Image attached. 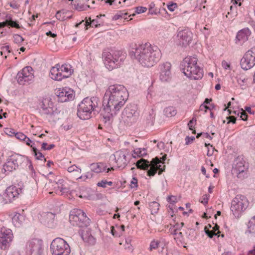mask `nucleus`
<instances>
[{"label": "nucleus", "mask_w": 255, "mask_h": 255, "mask_svg": "<svg viewBox=\"0 0 255 255\" xmlns=\"http://www.w3.org/2000/svg\"><path fill=\"white\" fill-rule=\"evenodd\" d=\"M128 96L127 90L123 85H111L104 95L103 106L106 111H118L125 104Z\"/></svg>", "instance_id": "f257e3e1"}, {"label": "nucleus", "mask_w": 255, "mask_h": 255, "mask_svg": "<svg viewBox=\"0 0 255 255\" xmlns=\"http://www.w3.org/2000/svg\"><path fill=\"white\" fill-rule=\"evenodd\" d=\"M135 58L143 66L150 67L160 59L161 54L157 47H153L149 43L136 45L134 51L131 52Z\"/></svg>", "instance_id": "f03ea898"}, {"label": "nucleus", "mask_w": 255, "mask_h": 255, "mask_svg": "<svg viewBox=\"0 0 255 255\" xmlns=\"http://www.w3.org/2000/svg\"><path fill=\"white\" fill-rule=\"evenodd\" d=\"M196 56L185 57L181 64L182 72L188 78L192 80H199L203 77V69L198 64Z\"/></svg>", "instance_id": "7ed1b4c3"}, {"label": "nucleus", "mask_w": 255, "mask_h": 255, "mask_svg": "<svg viewBox=\"0 0 255 255\" xmlns=\"http://www.w3.org/2000/svg\"><path fill=\"white\" fill-rule=\"evenodd\" d=\"M125 57L121 51L112 49H105L102 53L104 63L109 70L118 67L122 64Z\"/></svg>", "instance_id": "20e7f679"}, {"label": "nucleus", "mask_w": 255, "mask_h": 255, "mask_svg": "<svg viewBox=\"0 0 255 255\" xmlns=\"http://www.w3.org/2000/svg\"><path fill=\"white\" fill-rule=\"evenodd\" d=\"M99 105V99L96 97L85 98L79 105L77 116L83 120L90 119L91 113Z\"/></svg>", "instance_id": "39448f33"}, {"label": "nucleus", "mask_w": 255, "mask_h": 255, "mask_svg": "<svg viewBox=\"0 0 255 255\" xmlns=\"http://www.w3.org/2000/svg\"><path fill=\"white\" fill-rule=\"evenodd\" d=\"M69 222L73 226L86 228L89 226L90 220L83 210L75 209L70 213Z\"/></svg>", "instance_id": "423d86ee"}, {"label": "nucleus", "mask_w": 255, "mask_h": 255, "mask_svg": "<svg viewBox=\"0 0 255 255\" xmlns=\"http://www.w3.org/2000/svg\"><path fill=\"white\" fill-rule=\"evenodd\" d=\"M73 70L69 64H63L60 65L57 64L56 66L53 67L50 71V76L51 79L60 81L63 78L69 77L73 72Z\"/></svg>", "instance_id": "0eeeda50"}, {"label": "nucleus", "mask_w": 255, "mask_h": 255, "mask_svg": "<svg viewBox=\"0 0 255 255\" xmlns=\"http://www.w3.org/2000/svg\"><path fill=\"white\" fill-rule=\"evenodd\" d=\"M50 250L52 255H69L71 250L69 245L63 239L57 238L52 242Z\"/></svg>", "instance_id": "6e6552de"}, {"label": "nucleus", "mask_w": 255, "mask_h": 255, "mask_svg": "<svg viewBox=\"0 0 255 255\" xmlns=\"http://www.w3.org/2000/svg\"><path fill=\"white\" fill-rule=\"evenodd\" d=\"M247 200L246 197L238 195L232 201L231 210L236 217H239L247 207Z\"/></svg>", "instance_id": "1a4fd4ad"}, {"label": "nucleus", "mask_w": 255, "mask_h": 255, "mask_svg": "<svg viewBox=\"0 0 255 255\" xmlns=\"http://www.w3.org/2000/svg\"><path fill=\"white\" fill-rule=\"evenodd\" d=\"M42 241L37 239L28 241L26 245V252L27 255H41L43 253Z\"/></svg>", "instance_id": "9d476101"}, {"label": "nucleus", "mask_w": 255, "mask_h": 255, "mask_svg": "<svg viewBox=\"0 0 255 255\" xmlns=\"http://www.w3.org/2000/svg\"><path fill=\"white\" fill-rule=\"evenodd\" d=\"M242 69L248 70L255 65V47H252L244 54L240 61Z\"/></svg>", "instance_id": "9b49d317"}, {"label": "nucleus", "mask_w": 255, "mask_h": 255, "mask_svg": "<svg viewBox=\"0 0 255 255\" xmlns=\"http://www.w3.org/2000/svg\"><path fill=\"white\" fill-rule=\"evenodd\" d=\"M33 69L30 66H26L19 72L16 76L17 82L20 85L28 84L33 81L34 75Z\"/></svg>", "instance_id": "f8f14e48"}, {"label": "nucleus", "mask_w": 255, "mask_h": 255, "mask_svg": "<svg viewBox=\"0 0 255 255\" xmlns=\"http://www.w3.org/2000/svg\"><path fill=\"white\" fill-rule=\"evenodd\" d=\"M138 117V113L135 106H127L122 113V118L125 123L128 124L134 123Z\"/></svg>", "instance_id": "ddd939ff"}, {"label": "nucleus", "mask_w": 255, "mask_h": 255, "mask_svg": "<svg viewBox=\"0 0 255 255\" xmlns=\"http://www.w3.org/2000/svg\"><path fill=\"white\" fill-rule=\"evenodd\" d=\"M13 235L10 229L1 228L0 230V248L1 250H6L10 246L12 241Z\"/></svg>", "instance_id": "4468645a"}, {"label": "nucleus", "mask_w": 255, "mask_h": 255, "mask_svg": "<svg viewBox=\"0 0 255 255\" xmlns=\"http://www.w3.org/2000/svg\"><path fill=\"white\" fill-rule=\"evenodd\" d=\"M21 191V190L20 188L15 186H10L8 187L1 195L2 199L1 202L6 204L12 202L15 197L18 196Z\"/></svg>", "instance_id": "2eb2a0df"}, {"label": "nucleus", "mask_w": 255, "mask_h": 255, "mask_svg": "<svg viewBox=\"0 0 255 255\" xmlns=\"http://www.w3.org/2000/svg\"><path fill=\"white\" fill-rule=\"evenodd\" d=\"M193 34L188 29H183L177 33V43L179 45L186 47L188 45L192 39Z\"/></svg>", "instance_id": "dca6fc26"}, {"label": "nucleus", "mask_w": 255, "mask_h": 255, "mask_svg": "<svg viewBox=\"0 0 255 255\" xmlns=\"http://www.w3.org/2000/svg\"><path fill=\"white\" fill-rule=\"evenodd\" d=\"M136 166L138 168L146 170L150 167V169L147 171V175L149 176H153L157 172V168L151 161V164L149 163L148 160L141 158L136 162Z\"/></svg>", "instance_id": "f3484780"}, {"label": "nucleus", "mask_w": 255, "mask_h": 255, "mask_svg": "<svg viewBox=\"0 0 255 255\" xmlns=\"http://www.w3.org/2000/svg\"><path fill=\"white\" fill-rule=\"evenodd\" d=\"M159 79L162 82H167L171 79V65L169 62H165L159 65Z\"/></svg>", "instance_id": "a211bd4d"}, {"label": "nucleus", "mask_w": 255, "mask_h": 255, "mask_svg": "<svg viewBox=\"0 0 255 255\" xmlns=\"http://www.w3.org/2000/svg\"><path fill=\"white\" fill-rule=\"evenodd\" d=\"M56 94L58 101L62 103L71 101L74 98L73 91L68 88L58 89L56 92Z\"/></svg>", "instance_id": "6ab92c4d"}, {"label": "nucleus", "mask_w": 255, "mask_h": 255, "mask_svg": "<svg viewBox=\"0 0 255 255\" xmlns=\"http://www.w3.org/2000/svg\"><path fill=\"white\" fill-rule=\"evenodd\" d=\"M112 157L115 159L117 166L119 168H124L128 164L126 154L124 151L122 150L116 151L111 156V158Z\"/></svg>", "instance_id": "aec40b11"}, {"label": "nucleus", "mask_w": 255, "mask_h": 255, "mask_svg": "<svg viewBox=\"0 0 255 255\" xmlns=\"http://www.w3.org/2000/svg\"><path fill=\"white\" fill-rule=\"evenodd\" d=\"M54 188L55 192L60 195L67 194L70 190L67 184L63 179H60L55 182Z\"/></svg>", "instance_id": "412c9836"}, {"label": "nucleus", "mask_w": 255, "mask_h": 255, "mask_svg": "<svg viewBox=\"0 0 255 255\" xmlns=\"http://www.w3.org/2000/svg\"><path fill=\"white\" fill-rule=\"evenodd\" d=\"M251 34V32L248 28H245L240 30L237 34L236 43L239 45L243 44L248 40Z\"/></svg>", "instance_id": "4be33fe9"}, {"label": "nucleus", "mask_w": 255, "mask_h": 255, "mask_svg": "<svg viewBox=\"0 0 255 255\" xmlns=\"http://www.w3.org/2000/svg\"><path fill=\"white\" fill-rule=\"evenodd\" d=\"M18 161L15 157H11L8 158L7 162L3 165V169L5 171H12L18 166Z\"/></svg>", "instance_id": "5701e85b"}, {"label": "nucleus", "mask_w": 255, "mask_h": 255, "mask_svg": "<svg viewBox=\"0 0 255 255\" xmlns=\"http://www.w3.org/2000/svg\"><path fill=\"white\" fill-rule=\"evenodd\" d=\"M90 169L92 171L98 173L107 170V172H109L111 170H113V168H108L107 169V166L103 163H94L90 165Z\"/></svg>", "instance_id": "b1692460"}, {"label": "nucleus", "mask_w": 255, "mask_h": 255, "mask_svg": "<svg viewBox=\"0 0 255 255\" xmlns=\"http://www.w3.org/2000/svg\"><path fill=\"white\" fill-rule=\"evenodd\" d=\"M245 161L242 159H237L236 163L235 164L234 171L239 176L241 173L244 172L246 169V167L245 165Z\"/></svg>", "instance_id": "393cba45"}, {"label": "nucleus", "mask_w": 255, "mask_h": 255, "mask_svg": "<svg viewBox=\"0 0 255 255\" xmlns=\"http://www.w3.org/2000/svg\"><path fill=\"white\" fill-rule=\"evenodd\" d=\"M55 215L51 212L45 213L43 215L44 224L49 228H52L53 226L54 219Z\"/></svg>", "instance_id": "a878e982"}, {"label": "nucleus", "mask_w": 255, "mask_h": 255, "mask_svg": "<svg viewBox=\"0 0 255 255\" xmlns=\"http://www.w3.org/2000/svg\"><path fill=\"white\" fill-rule=\"evenodd\" d=\"M103 107L104 112L103 114L104 122L105 123H109V124H110L111 122L112 121L113 115H116L117 111L111 110L108 112L105 110V106H103Z\"/></svg>", "instance_id": "bb28decb"}, {"label": "nucleus", "mask_w": 255, "mask_h": 255, "mask_svg": "<svg viewBox=\"0 0 255 255\" xmlns=\"http://www.w3.org/2000/svg\"><path fill=\"white\" fill-rule=\"evenodd\" d=\"M23 217L19 213H16L12 218V223L15 226H19L23 221Z\"/></svg>", "instance_id": "cd10ccee"}, {"label": "nucleus", "mask_w": 255, "mask_h": 255, "mask_svg": "<svg viewBox=\"0 0 255 255\" xmlns=\"http://www.w3.org/2000/svg\"><path fill=\"white\" fill-rule=\"evenodd\" d=\"M133 153L132 154V156L134 157V158H135L136 156L137 157H142V156H143L144 155H146V150L145 148H135L133 151Z\"/></svg>", "instance_id": "c85d7f7f"}, {"label": "nucleus", "mask_w": 255, "mask_h": 255, "mask_svg": "<svg viewBox=\"0 0 255 255\" xmlns=\"http://www.w3.org/2000/svg\"><path fill=\"white\" fill-rule=\"evenodd\" d=\"M84 230L79 232V234H80L81 237H82L83 240L85 242H89L90 243H94V239L93 237L89 233L84 234Z\"/></svg>", "instance_id": "c756f323"}, {"label": "nucleus", "mask_w": 255, "mask_h": 255, "mask_svg": "<svg viewBox=\"0 0 255 255\" xmlns=\"http://www.w3.org/2000/svg\"><path fill=\"white\" fill-rule=\"evenodd\" d=\"M248 231L250 233L255 234V216L248 223Z\"/></svg>", "instance_id": "7c9ffc66"}, {"label": "nucleus", "mask_w": 255, "mask_h": 255, "mask_svg": "<svg viewBox=\"0 0 255 255\" xmlns=\"http://www.w3.org/2000/svg\"><path fill=\"white\" fill-rule=\"evenodd\" d=\"M152 163L155 167H157V170H159L158 173L159 174H161V172H163L164 170L165 165H163V168H161V165L159 164L160 163H161V161L158 159V158L155 157V158H153L152 160Z\"/></svg>", "instance_id": "2f4dec72"}, {"label": "nucleus", "mask_w": 255, "mask_h": 255, "mask_svg": "<svg viewBox=\"0 0 255 255\" xmlns=\"http://www.w3.org/2000/svg\"><path fill=\"white\" fill-rule=\"evenodd\" d=\"M159 204L155 201L151 202L149 203V209L151 213L154 214L157 213L159 210Z\"/></svg>", "instance_id": "473e14b6"}, {"label": "nucleus", "mask_w": 255, "mask_h": 255, "mask_svg": "<svg viewBox=\"0 0 255 255\" xmlns=\"http://www.w3.org/2000/svg\"><path fill=\"white\" fill-rule=\"evenodd\" d=\"M238 83L244 89L245 84L247 82L248 78L246 76L244 75H240L236 77Z\"/></svg>", "instance_id": "72a5a7b5"}, {"label": "nucleus", "mask_w": 255, "mask_h": 255, "mask_svg": "<svg viewBox=\"0 0 255 255\" xmlns=\"http://www.w3.org/2000/svg\"><path fill=\"white\" fill-rule=\"evenodd\" d=\"M164 112L165 114L167 117H172L176 114V111L173 107H169L165 108L164 110Z\"/></svg>", "instance_id": "f704fd0d"}, {"label": "nucleus", "mask_w": 255, "mask_h": 255, "mask_svg": "<svg viewBox=\"0 0 255 255\" xmlns=\"http://www.w3.org/2000/svg\"><path fill=\"white\" fill-rule=\"evenodd\" d=\"M90 22H89L88 20H87L84 23V25L86 27V29H87L88 26L89 25H90L91 26H95L97 27L98 26V21L96 19H93V20H91V18H90Z\"/></svg>", "instance_id": "c9c22d12"}, {"label": "nucleus", "mask_w": 255, "mask_h": 255, "mask_svg": "<svg viewBox=\"0 0 255 255\" xmlns=\"http://www.w3.org/2000/svg\"><path fill=\"white\" fill-rule=\"evenodd\" d=\"M160 244V242L158 241L153 240L151 242L150 245H149V250L150 251H152L153 250L156 249L159 246Z\"/></svg>", "instance_id": "e433bc0d"}, {"label": "nucleus", "mask_w": 255, "mask_h": 255, "mask_svg": "<svg viewBox=\"0 0 255 255\" xmlns=\"http://www.w3.org/2000/svg\"><path fill=\"white\" fill-rule=\"evenodd\" d=\"M67 170L69 172H75L78 174H80L81 172V169L80 168L76 166L75 165H73L69 167L68 168Z\"/></svg>", "instance_id": "4c0bfd02"}, {"label": "nucleus", "mask_w": 255, "mask_h": 255, "mask_svg": "<svg viewBox=\"0 0 255 255\" xmlns=\"http://www.w3.org/2000/svg\"><path fill=\"white\" fill-rule=\"evenodd\" d=\"M32 148V150L34 153V155L37 159H41L42 158H44V156L42 153L37 150V149L35 147H33L32 145H30Z\"/></svg>", "instance_id": "58836bf2"}, {"label": "nucleus", "mask_w": 255, "mask_h": 255, "mask_svg": "<svg viewBox=\"0 0 255 255\" xmlns=\"http://www.w3.org/2000/svg\"><path fill=\"white\" fill-rule=\"evenodd\" d=\"M13 37L14 42L18 44H21L24 41V38L19 34H14Z\"/></svg>", "instance_id": "ea45409f"}, {"label": "nucleus", "mask_w": 255, "mask_h": 255, "mask_svg": "<svg viewBox=\"0 0 255 255\" xmlns=\"http://www.w3.org/2000/svg\"><path fill=\"white\" fill-rule=\"evenodd\" d=\"M113 184V182L112 181H107L106 180H102L100 182H99L97 183V186L99 187H102L103 188H105L107 187V185L112 186Z\"/></svg>", "instance_id": "a19ab883"}, {"label": "nucleus", "mask_w": 255, "mask_h": 255, "mask_svg": "<svg viewBox=\"0 0 255 255\" xmlns=\"http://www.w3.org/2000/svg\"><path fill=\"white\" fill-rule=\"evenodd\" d=\"M184 226V223L182 222L180 224L176 223L172 227L170 228V231H180L181 229Z\"/></svg>", "instance_id": "79ce46f5"}, {"label": "nucleus", "mask_w": 255, "mask_h": 255, "mask_svg": "<svg viewBox=\"0 0 255 255\" xmlns=\"http://www.w3.org/2000/svg\"><path fill=\"white\" fill-rule=\"evenodd\" d=\"M205 146H206L208 148L207 155L208 156H212L213 154V151H214V148L213 147V146L211 144H210V143H205Z\"/></svg>", "instance_id": "37998d69"}, {"label": "nucleus", "mask_w": 255, "mask_h": 255, "mask_svg": "<svg viewBox=\"0 0 255 255\" xmlns=\"http://www.w3.org/2000/svg\"><path fill=\"white\" fill-rule=\"evenodd\" d=\"M204 230L207 235L210 238L218 235V233H215L213 230H209L207 227H205Z\"/></svg>", "instance_id": "c03bdc74"}, {"label": "nucleus", "mask_w": 255, "mask_h": 255, "mask_svg": "<svg viewBox=\"0 0 255 255\" xmlns=\"http://www.w3.org/2000/svg\"><path fill=\"white\" fill-rule=\"evenodd\" d=\"M5 52H7V53L10 52L9 46L8 45L2 47L1 48V51L0 52V55L2 56L4 54V58H6L7 56L5 54Z\"/></svg>", "instance_id": "a18cd8bd"}, {"label": "nucleus", "mask_w": 255, "mask_h": 255, "mask_svg": "<svg viewBox=\"0 0 255 255\" xmlns=\"http://www.w3.org/2000/svg\"><path fill=\"white\" fill-rule=\"evenodd\" d=\"M54 146H55V145L54 144H50V145H48V144H47V143L46 142H43L42 144L41 148L43 150H50L52 148H53Z\"/></svg>", "instance_id": "49530a36"}, {"label": "nucleus", "mask_w": 255, "mask_h": 255, "mask_svg": "<svg viewBox=\"0 0 255 255\" xmlns=\"http://www.w3.org/2000/svg\"><path fill=\"white\" fill-rule=\"evenodd\" d=\"M7 21H8V25H9L11 27H15L16 28H20L19 24L16 21H13L11 19L9 20L8 19H7Z\"/></svg>", "instance_id": "de8ad7c7"}, {"label": "nucleus", "mask_w": 255, "mask_h": 255, "mask_svg": "<svg viewBox=\"0 0 255 255\" xmlns=\"http://www.w3.org/2000/svg\"><path fill=\"white\" fill-rule=\"evenodd\" d=\"M15 136L16 138L21 140H24L26 137V136L22 132L15 133Z\"/></svg>", "instance_id": "09e8293b"}, {"label": "nucleus", "mask_w": 255, "mask_h": 255, "mask_svg": "<svg viewBox=\"0 0 255 255\" xmlns=\"http://www.w3.org/2000/svg\"><path fill=\"white\" fill-rule=\"evenodd\" d=\"M171 234L176 236V238L178 239H182L183 237V234L180 231H173L170 232Z\"/></svg>", "instance_id": "8fccbe9b"}, {"label": "nucleus", "mask_w": 255, "mask_h": 255, "mask_svg": "<svg viewBox=\"0 0 255 255\" xmlns=\"http://www.w3.org/2000/svg\"><path fill=\"white\" fill-rule=\"evenodd\" d=\"M147 10L146 7L143 6H138L136 8V12L138 14L143 13Z\"/></svg>", "instance_id": "3c124183"}, {"label": "nucleus", "mask_w": 255, "mask_h": 255, "mask_svg": "<svg viewBox=\"0 0 255 255\" xmlns=\"http://www.w3.org/2000/svg\"><path fill=\"white\" fill-rule=\"evenodd\" d=\"M53 112V109L49 106L44 108V110H43V113L46 115L52 114Z\"/></svg>", "instance_id": "603ef678"}, {"label": "nucleus", "mask_w": 255, "mask_h": 255, "mask_svg": "<svg viewBox=\"0 0 255 255\" xmlns=\"http://www.w3.org/2000/svg\"><path fill=\"white\" fill-rule=\"evenodd\" d=\"M222 66L225 70H230V64L228 63L227 61L224 60L222 62Z\"/></svg>", "instance_id": "864d4df0"}, {"label": "nucleus", "mask_w": 255, "mask_h": 255, "mask_svg": "<svg viewBox=\"0 0 255 255\" xmlns=\"http://www.w3.org/2000/svg\"><path fill=\"white\" fill-rule=\"evenodd\" d=\"M168 9L170 11H173L177 7V4L176 3H172L167 5Z\"/></svg>", "instance_id": "5fc2aeb1"}, {"label": "nucleus", "mask_w": 255, "mask_h": 255, "mask_svg": "<svg viewBox=\"0 0 255 255\" xmlns=\"http://www.w3.org/2000/svg\"><path fill=\"white\" fill-rule=\"evenodd\" d=\"M130 186L131 188L136 187L137 186V179L133 177L130 182Z\"/></svg>", "instance_id": "6e6d98bb"}, {"label": "nucleus", "mask_w": 255, "mask_h": 255, "mask_svg": "<svg viewBox=\"0 0 255 255\" xmlns=\"http://www.w3.org/2000/svg\"><path fill=\"white\" fill-rule=\"evenodd\" d=\"M210 196L207 194L204 195L202 197V200L201 201V203L204 204H206L208 202V200L209 199Z\"/></svg>", "instance_id": "4d7b16f0"}, {"label": "nucleus", "mask_w": 255, "mask_h": 255, "mask_svg": "<svg viewBox=\"0 0 255 255\" xmlns=\"http://www.w3.org/2000/svg\"><path fill=\"white\" fill-rule=\"evenodd\" d=\"M4 132L6 134L9 136H12L14 134L15 135V132L13 131V129L10 128H6L4 130Z\"/></svg>", "instance_id": "13d9d810"}, {"label": "nucleus", "mask_w": 255, "mask_h": 255, "mask_svg": "<svg viewBox=\"0 0 255 255\" xmlns=\"http://www.w3.org/2000/svg\"><path fill=\"white\" fill-rule=\"evenodd\" d=\"M195 139L194 136H187L185 138L186 144L188 145L191 143Z\"/></svg>", "instance_id": "bf43d9fd"}, {"label": "nucleus", "mask_w": 255, "mask_h": 255, "mask_svg": "<svg viewBox=\"0 0 255 255\" xmlns=\"http://www.w3.org/2000/svg\"><path fill=\"white\" fill-rule=\"evenodd\" d=\"M196 122V120L195 119L193 118L190 121L189 123L188 124V126L189 128V129L191 130H192L193 129L192 128L193 127V124Z\"/></svg>", "instance_id": "052dcab7"}, {"label": "nucleus", "mask_w": 255, "mask_h": 255, "mask_svg": "<svg viewBox=\"0 0 255 255\" xmlns=\"http://www.w3.org/2000/svg\"><path fill=\"white\" fill-rule=\"evenodd\" d=\"M241 114V118H242V120L244 121H246L248 118V115L247 113L245 112V111L242 110V111Z\"/></svg>", "instance_id": "680f3d73"}, {"label": "nucleus", "mask_w": 255, "mask_h": 255, "mask_svg": "<svg viewBox=\"0 0 255 255\" xmlns=\"http://www.w3.org/2000/svg\"><path fill=\"white\" fill-rule=\"evenodd\" d=\"M207 110H210V109L206 105L203 104L200 106V111H204L206 112L207 111Z\"/></svg>", "instance_id": "e2e57ef3"}, {"label": "nucleus", "mask_w": 255, "mask_h": 255, "mask_svg": "<svg viewBox=\"0 0 255 255\" xmlns=\"http://www.w3.org/2000/svg\"><path fill=\"white\" fill-rule=\"evenodd\" d=\"M227 119H229V121L228 122V124L230 123H232L233 124H235L236 121V118L234 116H229L227 118Z\"/></svg>", "instance_id": "0e129e2a"}, {"label": "nucleus", "mask_w": 255, "mask_h": 255, "mask_svg": "<svg viewBox=\"0 0 255 255\" xmlns=\"http://www.w3.org/2000/svg\"><path fill=\"white\" fill-rule=\"evenodd\" d=\"M48 102V100L45 99L43 100L42 102V104L41 105V108L42 109V110H44V108L47 107L45 105V103Z\"/></svg>", "instance_id": "69168bd1"}, {"label": "nucleus", "mask_w": 255, "mask_h": 255, "mask_svg": "<svg viewBox=\"0 0 255 255\" xmlns=\"http://www.w3.org/2000/svg\"><path fill=\"white\" fill-rule=\"evenodd\" d=\"M219 226L216 224L215 225V226L213 228V231L215 232V233H216V231H218V232L217 233L219 234L220 233V232L219 231Z\"/></svg>", "instance_id": "338daca9"}, {"label": "nucleus", "mask_w": 255, "mask_h": 255, "mask_svg": "<svg viewBox=\"0 0 255 255\" xmlns=\"http://www.w3.org/2000/svg\"><path fill=\"white\" fill-rule=\"evenodd\" d=\"M245 110L248 113H250L251 114H254V112L252 111L251 108L250 107H245Z\"/></svg>", "instance_id": "774afa93"}]
</instances>
